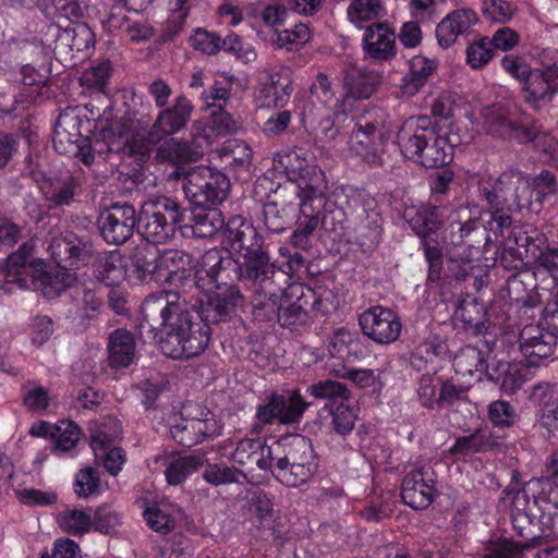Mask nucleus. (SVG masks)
I'll use <instances>...</instances> for the list:
<instances>
[{
  "instance_id": "obj_63",
  "label": "nucleus",
  "mask_w": 558,
  "mask_h": 558,
  "mask_svg": "<svg viewBox=\"0 0 558 558\" xmlns=\"http://www.w3.org/2000/svg\"><path fill=\"white\" fill-rule=\"evenodd\" d=\"M520 553L517 544L504 537L490 538L482 549L483 558H518Z\"/></svg>"
},
{
  "instance_id": "obj_33",
  "label": "nucleus",
  "mask_w": 558,
  "mask_h": 558,
  "mask_svg": "<svg viewBox=\"0 0 558 558\" xmlns=\"http://www.w3.org/2000/svg\"><path fill=\"white\" fill-rule=\"evenodd\" d=\"M328 352L331 357L344 363H353L365 357L366 348L357 332L340 327L329 337Z\"/></svg>"
},
{
  "instance_id": "obj_11",
  "label": "nucleus",
  "mask_w": 558,
  "mask_h": 558,
  "mask_svg": "<svg viewBox=\"0 0 558 558\" xmlns=\"http://www.w3.org/2000/svg\"><path fill=\"white\" fill-rule=\"evenodd\" d=\"M311 407L300 389L271 391L263 403L256 407L253 429L260 433L266 426L275 424L282 426L299 425L306 410Z\"/></svg>"
},
{
  "instance_id": "obj_50",
  "label": "nucleus",
  "mask_w": 558,
  "mask_h": 558,
  "mask_svg": "<svg viewBox=\"0 0 558 558\" xmlns=\"http://www.w3.org/2000/svg\"><path fill=\"white\" fill-rule=\"evenodd\" d=\"M240 477H246L244 472L228 465L223 461L207 462L203 471L204 481L214 486L239 483Z\"/></svg>"
},
{
  "instance_id": "obj_23",
  "label": "nucleus",
  "mask_w": 558,
  "mask_h": 558,
  "mask_svg": "<svg viewBox=\"0 0 558 558\" xmlns=\"http://www.w3.org/2000/svg\"><path fill=\"white\" fill-rule=\"evenodd\" d=\"M184 222L181 225V233L184 236L207 239L221 232L223 238V228L227 221L218 206L195 207L187 209L183 206Z\"/></svg>"
},
{
  "instance_id": "obj_36",
  "label": "nucleus",
  "mask_w": 558,
  "mask_h": 558,
  "mask_svg": "<svg viewBox=\"0 0 558 558\" xmlns=\"http://www.w3.org/2000/svg\"><path fill=\"white\" fill-rule=\"evenodd\" d=\"M501 68L511 77L520 82L524 98L529 104L537 105L541 101H547L545 94H538L533 88L535 69H532L527 62L514 54H506L501 59Z\"/></svg>"
},
{
  "instance_id": "obj_37",
  "label": "nucleus",
  "mask_w": 558,
  "mask_h": 558,
  "mask_svg": "<svg viewBox=\"0 0 558 558\" xmlns=\"http://www.w3.org/2000/svg\"><path fill=\"white\" fill-rule=\"evenodd\" d=\"M90 265L97 280L108 287L118 286L125 277L126 270L119 251H97Z\"/></svg>"
},
{
  "instance_id": "obj_5",
  "label": "nucleus",
  "mask_w": 558,
  "mask_h": 558,
  "mask_svg": "<svg viewBox=\"0 0 558 558\" xmlns=\"http://www.w3.org/2000/svg\"><path fill=\"white\" fill-rule=\"evenodd\" d=\"M172 320L167 329L160 330L158 343L162 354L187 361L204 353L211 340V328L196 305H185Z\"/></svg>"
},
{
  "instance_id": "obj_4",
  "label": "nucleus",
  "mask_w": 558,
  "mask_h": 558,
  "mask_svg": "<svg viewBox=\"0 0 558 558\" xmlns=\"http://www.w3.org/2000/svg\"><path fill=\"white\" fill-rule=\"evenodd\" d=\"M268 451L274 459L271 474L287 487L307 484L318 472L319 457L312 440L301 434L280 437Z\"/></svg>"
},
{
  "instance_id": "obj_34",
  "label": "nucleus",
  "mask_w": 558,
  "mask_h": 558,
  "mask_svg": "<svg viewBox=\"0 0 558 558\" xmlns=\"http://www.w3.org/2000/svg\"><path fill=\"white\" fill-rule=\"evenodd\" d=\"M10 82L19 84V92L22 94L21 101L34 105L43 95L44 89L48 88L49 76L47 72L26 63L17 72L9 73Z\"/></svg>"
},
{
  "instance_id": "obj_30",
  "label": "nucleus",
  "mask_w": 558,
  "mask_h": 558,
  "mask_svg": "<svg viewBox=\"0 0 558 558\" xmlns=\"http://www.w3.org/2000/svg\"><path fill=\"white\" fill-rule=\"evenodd\" d=\"M112 72V63L110 60L106 59L93 62L90 66L83 72L80 78L82 87H84L90 96L95 95L96 98L92 100L94 104L95 101L106 102L101 111L110 117H112V101L105 89Z\"/></svg>"
},
{
  "instance_id": "obj_22",
  "label": "nucleus",
  "mask_w": 558,
  "mask_h": 558,
  "mask_svg": "<svg viewBox=\"0 0 558 558\" xmlns=\"http://www.w3.org/2000/svg\"><path fill=\"white\" fill-rule=\"evenodd\" d=\"M222 427L223 425L215 418L214 414L208 412L204 418L181 417L178 423L170 426L169 433L180 446L191 448L207 438L219 436Z\"/></svg>"
},
{
  "instance_id": "obj_12",
  "label": "nucleus",
  "mask_w": 558,
  "mask_h": 558,
  "mask_svg": "<svg viewBox=\"0 0 558 558\" xmlns=\"http://www.w3.org/2000/svg\"><path fill=\"white\" fill-rule=\"evenodd\" d=\"M284 276L272 270L257 275L245 287L251 290L252 316L259 323H278L280 308L288 286H284Z\"/></svg>"
},
{
  "instance_id": "obj_57",
  "label": "nucleus",
  "mask_w": 558,
  "mask_h": 558,
  "mask_svg": "<svg viewBox=\"0 0 558 558\" xmlns=\"http://www.w3.org/2000/svg\"><path fill=\"white\" fill-rule=\"evenodd\" d=\"M495 445V440L483 433L476 430L469 436L459 437L454 445L451 447L450 452L452 454L466 456L473 452H483L492 449Z\"/></svg>"
},
{
  "instance_id": "obj_7",
  "label": "nucleus",
  "mask_w": 558,
  "mask_h": 558,
  "mask_svg": "<svg viewBox=\"0 0 558 558\" xmlns=\"http://www.w3.org/2000/svg\"><path fill=\"white\" fill-rule=\"evenodd\" d=\"M222 242L236 254L247 274L257 276L271 270L269 244L245 217L234 215L228 218Z\"/></svg>"
},
{
  "instance_id": "obj_54",
  "label": "nucleus",
  "mask_w": 558,
  "mask_h": 558,
  "mask_svg": "<svg viewBox=\"0 0 558 558\" xmlns=\"http://www.w3.org/2000/svg\"><path fill=\"white\" fill-rule=\"evenodd\" d=\"M218 110L213 111L207 121L205 122L204 131L217 137L231 136L240 129L241 123L226 111L221 104H218Z\"/></svg>"
},
{
  "instance_id": "obj_19",
  "label": "nucleus",
  "mask_w": 558,
  "mask_h": 558,
  "mask_svg": "<svg viewBox=\"0 0 558 558\" xmlns=\"http://www.w3.org/2000/svg\"><path fill=\"white\" fill-rule=\"evenodd\" d=\"M193 106L185 96H179L172 108L161 111L156 122L150 126L149 121L123 117L120 120H132L147 125L144 137L147 140H165L183 129L191 118Z\"/></svg>"
},
{
  "instance_id": "obj_38",
  "label": "nucleus",
  "mask_w": 558,
  "mask_h": 558,
  "mask_svg": "<svg viewBox=\"0 0 558 558\" xmlns=\"http://www.w3.org/2000/svg\"><path fill=\"white\" fill-rule=\"evenodd\" d=\"M403 219L416 234L426 236L439 228L441 214L432 205L410 206L404 209Z\"/></svg>"
},
{
  "instance_id": "obj_43",
  "label": "nucleus",
  "mask_w": 558,
  "mask_h": 558,
  "mask_svg": "<svg viewBox=\"0 0 558 558\" xmlns=\"http://www.w3.org/2000/svg\"><path fill=\"white\" fill-rule=\"evenodd\" d=\"M437 63L424 57H414L411 61V72L403 77L401 85L402 95L410 97L418 92L427 78L435 72Z\"/></svg>"
},
{
  "instance_id": "obj_14",
  "label": "nucleus",
  "mask_w": 558,
  "mask_h": 558,
  "mask_svg": "<svg viewBox=\"0 0 558 558\" xmlns=\"http://www.w3.org/2000/svg\"><path fill=\"white\" fill-rule=\"evenodd\" d=\"M195 301L197 312L211 324L229 320L244 303L239 287L215 288L208 292H190L189 303Z\"/></svg>"
},
{
  "instance_id": "obj_48",
  "label": "nucleus",
  "mask_w": 558,
  "mask_h": 558,
  "mask_svg": "<svg viewBox=\"0 0 558 558\" xmlns=\"http://www.w3.org/2000/svg\"><path fill=\"white\" fill-rule=\"evenodd\" d=\"M306 392L315 399L327 400L326 407L350 397L347 385L332 379H323L307 387Z\"/></svg>"
},
{
  "instance_id": "obj_15",
  "label": "nucleus",
  "mask_w": 558,
  "mask_h": 558,
  "mask_svg": "<svg viewBox=\"0 0 558 558\" xmlns=\"http://www.w3.org/2000/svg\"><path fill=\"white\" fill-rule=\"evenodd\" d=\"M48 252L56 266L77 270L92 263L97 248L88 235L69 231L52 238Z\"/></svg>"
},
{
  "instance_id": "obj_41",
  "label": "nucleus",
  "mask_w": 558,
  "mask_h": 558,
  "mask_svg": "<svg viewBox=\"0 0 558 558\" xmlns=\"http://www.w3.org/2000/svg\"><path fill=\"white\" fill-rule=\"evenodd\" d=\"M143 518L153 531L159 534H168L174 529L175 521L170 512L171 505L143 500Z\"/></svg>"
},
{
  "instance_id": "obj_25",
  "label": "nucleus",
  "mask_w": 558,
  "mask_h": 558,
  "mask_svg": "<svg viewBox=\"0 0 558 558\" xmlns=\"http://www.w3.org/2000/svg\"><path fill=\"white\" fill-rule=\"evenodd\" d=\"M22 94L19 90L4 92L0 90V112L3 114L2 118H10L17 122V133H7L2 140H32L37 136V126L34 123V117L27 114L23 118V113L31 107V104H24L21 101Z\"/></svg>"
},
{
  "instance_id": "obj_3",
  "label": "nucleus",
  "mask_w": 558,
  "mask_h": 558,
  "mask_svg": "<svg viewBox=\"0 0 558 558\" xmlns=\"http://www.w3.org/2000/svg\"><path fill=\"white\" fill-rule=\"evenodd\" d=\"M147 125L112 119L101 108L89 101L63 109L53 125L52 140H146Z\"/></svg>"
},
{
  "instance_id": "obj_64",
  "label": "nucleus",
  "mask_w": 558,
  "mask_h": 558,
  "mask_svg": "<svg viewBox=\"0 0 558 558\" xmlns=\"http://www.w3.org/2000/svg\"><path fill=\"white\" fill-rule=\"evenodd\" d=\"M195 547L193 542L183 533H173L162 548V555L168 558H193Z\"/></svg>"
},
{
  "instance_id": "obj_1",
  "label": "nucleus",
  "mask_w": 558,
  "mask_h": 558,
  "mask_svg": "<svg viewBox=\"0 0 558 558\" xmlns=\"http://www.w3.org/2000/svg\"><path fill=\"white\" fill-rule=\"evenodd\" d=\"M196 142H162L157 147L155 159L168 163L172 170L169 179L182 180L185 198L191 206L211 207L221 205L228 197L231 183L228 175L208 166L190 167L203 156Z\"/></svg>"
},
{
  "instance_id": "obj_6",
  "label": "nucleus",
  "mask_w": 558,
  "mask_h": 558,
  "mask_svg": "<svg viewBox=\"0 0 558 558\" xmlns=\"http://www.w3.org/2000/svg\"><path fill=\"white\" fill-rule=\"evenodd\" d=\"M296 206V228L291 235V244L286 247H295L303 252L308 247L310 236L318 226L325 231L342 229L343 210L314 184L307 186L305 195L298 199Z\"/></svg>"
},
{
  "instance_id": "obj_51",
  "label": "nucleus",
  "mask_w": 558,
  "mask_h": 558,
  "mask_svg": "<svg viewBox=\"0 0 558 558\" xmlns=\"http://www.w3.org/2000/svg\"><path fill=\"white\" fill-rule=\"evenodd\" d=\"M510 517L513 529L526 542L535 541L548 534L545 526L541 524L538 513H510Z\"/></svg>"
},
{
  "instance_id": "obj_62",
  "label": "nucleus",
  "mask_w": 558,
  "mask_h": 558,
  "mask_svg": "<svg viewBox=\"0 0 558 558\" xmlns=\"http://www.w3.org/2000/svg\"><path fill=\"white\" fill-rule=\"evenodd\" d=\"M466 63L472 69L484 68L494 57V49L488 37H482L466 47Z\"/></svg>"
},
{
  "instance_id": "obj_9",
  "label": "nucleus",
  "mask_w": 558,
  "mask_h": 558,
  "mask_svg": "<svg viewBox=\"0 0 558 558\" xmlns=\"http://www.w3.org/2000/svg\"><path fill=\"white\" fill-rule=\"evenodd\" d=\"M137 232L150 244L173 239L184 222L183 204L177 198L158 195L145 201L137 213Z\"/></svg>"
},
{
  "instance_id": "obj_10",
  "label": "nucleus",
  "mask_w": 558,
  "mask_h": 558,
  "mask_svg": "<svg viewBox=\"0 0 558 558\" xmlns=\"http://www.w3.org/2000/svg\"><path fill=\"white\" fill-rule=\"evenodd\" d=\"M182 281L170 282L175 290L156 291L142 302L138 332L144 341H158L160 330L167 329L172 318L189 303L190 290Z\"/></svg>"
},
{
  "instance_id": "obj_61",
  "label": "nucleus",
  "mask_w": 558,
  "mask_h": 558,
  "mask_svg": "<svg viewBox=\"0 0 558 558\" xmlns=\"http://www.w3.org/2000/svg\"><path fill=\"white\" fill-rule=\"evenodd\" d=\"M517 8L506 0H483L482 14L492 23L505 24L515 14Z\"/></svg>"
},
{
  "instance_id": "obj_40",
  "label": "nucleus",
  "mask_w": 558,
  "mask_h": 558,
  "mask_svg": "<svg viewBox=\"0 0 558 558\" xmlns=\"http://www.w3.org/2000/svg\"><path fill=\"white\" fill-rule=\"evenodd\" d=\"M158 258L159 251L155 244L146 243L145 245L136 246L131 256L130 271L141 282L149 281L159 267L157 264Z\"/></svg>"
},
{
  "instance_id": "obj_28",
  "label": "nucleus",
  "mask_w": 558,
  "mask_h": 558,
  "mask_svg": "<svg viewBox=\"0 0 558 558\" xmlns=\"http://www.w3.org/2000/svg\"><path fill=\"white\" fill-rule=\"evenodd\" d=\"M81 182L70 170L53 171L45 180L44 195L51 208L70 206L78 194Z\"/></svg>"
},
{
  "instance_id": "obj_2",
  "label": "nucleus",
  "mask_w": 558,
  "mask_h": 558,
  "mask_svg": "<svg viewBox=\"0 0 558 558\" xmlns=\"http://www.w3.org/2000/svg\"><path fill=\"white\" fill-rule=\"evenodd\" d=\"M160 265L168 268L169 282L183 280L190 292H208L215 288L238 287L242 282L246 287L254 274H247L244 264L232 256L230 250L213 248L207 251L199 266L194 269L193 256L181 250H169L160 257Z\"/></svg>"
},
{
  "instance_id": "obj_49",
  "label": "nucleus",
  "mask_w": 558,
  "mask_h": 558,
  "mask_svg": "<svg viewBox=\"0 0 558 558\" xmlns=\"http://www.w3.org/2000/svg\"><path fill=\"white\" fill-rule=\"evenodd\" d=\"M362 46L366 60L381 64L384 61V22L377 21L366 27Z\"/></svg>"
},
{
  "instance_id": "obj_18",
  "label": "nucleus",
  "mask_w": 558,
  "mask_h": 558,
  "mask_svg": "<svg viewBox=\"0 0 558 558\" xmlns=\"http://www.w3.org/2000/svg\"><path fill=\"white\" fill-rule=\"evenodd\" d=\"M286 171L290 181H295L292 193L296 199H300L306 193L307 186L314 184L323 192L324 172L316 167L310 166L306 158L302 157L296 150L288 153H278L274 158Z\"/></svg>"
},
{
  "instance_id": "obj_17",
  "label": "nucleus",
  "mask_w": 558,
  "mask_h": 558,
  "mask_svg": "<svg viewBox=\"0 0 558 558\" xmlns=\"http://www.w3.org/2000/svg\"><path fill=\"white\" fill-rule=\"evenodd\" d=\"M33 250L34 245L31 242L23 243L0 267V289L5 294L26 290L33 283V277L29 275Z\"/></svg>"
},
{
  "instance_id": "obj_20",
  "label": "nucleus",
  "mask_w": 558,
  "mask_h": 558,
  "mask_svg": "<svg viewBox=\"0 0 558 558\" xmlns=\"http://www.w3.org/2000/svg\"><path fill=\"white\" fill-rule=\"evenodd\" d=\"M436 483V474L430 466L415 469L404 476L401 497L413 509H426L434 500Z\"/></svg>"
},
{
  "instance_id": "obj_53",
  "label": "nucleus",
  "mask_w": 558,
  "mask_h": 558,
  "mask_svg": "<svg viewBox=\"0 0 558 558\" xmlns=\"http://www.w3.org/2000/svg\"><path fill=\"white\" fill-rule=\"evenodd\" d=\"M187 41L195 51L210 57L217 56L223 47L221 44L223 38L218 33L204 27L194 28Z\"/></svg>"
},
{
  "instance_id": "obj_16",
  "label": "nucleus",
  "mask_w": 558,
  "mask_h": 558,
  "mask_svg": "<svg viewBox=\"0 0 558 558\" xmlns=\"http://www.w3.org/2000/svg\"><path fill=\"white\" fill-rule=\"evenodd\" d=\"M512 235L517 248L506 250L502 260H506L508 255L513 257L515 263L511 267L515 269L524 264L538 265L549 246L546 234L533 226H526L514 228Z\"/></svg>"
},
{
  "instance_id": "obj_35",
  "label": "nucleus",
  "mask_w": 558,
  "mask_h": 558,
  "mask_svg": "<svg viewBox=\"0 0 558 558\" xmlns=\"http://www.w3.org/2000/svg\"><path fill=\"white\" fill-rule=\"evenodd\" d=\"M270 264L275 275L280 272L284 276V286H292V283L301 282L306 277L310 260L303 252L295 247H280L279 258L272 260L270 257Z\"/></svg>"
},
{
  "instance_id": "obj_58",
  "label": "nucleus",
  "mask_w": 558,
  "mask_h": 558,
  "mask_svg": "<svg viewBox=\"0 0 558 558\" xmlns=\"http://www.w3.org/2000/svg\"><path fill=\"white\" fill-rule=\"evenodd\" d=\"M332 416V425L335 430L340 435L350 433L355 424L356 414L354 407L351 404V396L345 400H339L329 407Z\"/></svg>"
},
{
  "instance_id": "obj_26",
  "label": "nucleus",
  "mask_w": 558,
  "mask_h": 558,
  "mask_svg": "<svg viewBox=\"0 0 558 558\" xmlns=\"http://www.w3.org/2000/svg\"><path fill=\"white\" fill-rule=\"evenodd\" d=\"M558 337L554 331L547 330L538 325L525 326L519 336L520 350L529 360L530 365H536L533 360H545L549 357L557 344Z\"/></svg>"
},
{
  "instance_id": "obj_56",
  "label": "nucleus",
  "mask_w": 558,
  "mask_h": 558,
  "mask_svg": "<svg viewBox=\"0 0 558 558\" xmlns=\"http://www.w3.org/2000/svg\"><path fill=\"white\" fill-rule=\"evenodd\" d=\"M526 183L538 205H542L547 197L558 193V179L549 170H542L537 175L527 177Z\"/></svg>"
},
{
  "instance_id": "obj_55",
  "label": "nucleus",
  "mask_w": 558,
  "mask_h": 558,
  "mask_svg": "<svg viewBox=\"0 0 558 558\" xmlns=\"http://www.w3.org/2000/svg\"><path fill=\"white\" fill-rule=\"evenodd\" d=\"M384 306H371L359 315V325L364 336L374 342L384 344V331L380 329L384 323Z\"/></svg>"
},
{
  "instance_id": "obj_45",
  "label": "nucleus",
  "mask_w": 558,
  "mask_h": 558,
  "mask_svg": "<svg viewBox=\"0 0 558 558\" xmlns=\"http://www.w3.org/2000/svg\"><path fill=\"white\" fill-rule=\"evenodd\" d=\"M203 465L204 458L202 456L190 454L172 459L165 470L166 481L172 486L183 484L189 476Z\"/></svg>"
},
{
  "instance_id": "obj_60",
  "label": "nucleus",
  "mask_w": 558,
  "mask_h": 558,
  "mask_svg": "<svg viewBox=\"0 0 558 558\" xmlns=\"http://www.w3.org/2000/svg\"><path fill=\"white\" fill-rule=\"evenodd\" d=\"M221 44L223 46L221 51L233 56L236 61L243 64H251L257 59L254 46L233 32L223 37Z\"/></svg>"
},
{
  "instance_id": "obj_46",
  "label": "nucleus",
  "mask_w": 558,
  "mask_h": 558,
  "mask_svg": "<svg viewBox=\"0 0 558 558\" xmlns=\"http://www.w3.org/2000/svg\"><path fill=\"white\" fill-rule=\"evenodd\" d=\"M73 492L80 499H88L101 495L99 471L93 466L80 469L74 476Z\"/></svg>"
},
{
  "instance_id": "obj_24",
  "label": "nucleus",
  "mask_w": 558,
  "mask_h": 558,
  "mask_svg": "<svg viewBox=\"0 0 558 558\" xmlns=\"http://www.w3.org/2000/svg\"><path fill=\"white\" fill-rule=\"evenodd\" d=\"M293 92L292 78L287 71H272L262 77L254 90V102L258 108H283Z\"/></svg>"
},
{
  "instance_id": "obj_8",
  "label": "nucleus",
  "mask_w": 558,
  "mask_h": 558,
  "mask_svg": "<svg viewBox=\"0 0 558 558\" xmlns=\"http://www.w3.org/2000/svg\"><path fill=\"white\" fill-rule=\"evenodd\" d=\"M303 282L288 286L282 301L278 323L283 328L299 331L310 326L315 318L327 319L333 307L329 296Z\"/></svg>"
},
{
  "instance_id": "obj_52",
  "label": "nucleus",
  "mask_w": 558,
  "mask_h": 558,
  "mask_svg": "<svg viewBox=\"0 0 558 558\" xmlns=\"http://www.w3.org/2000/svg\"><path fill=\"white\" fill-rule=\"evenodd\" d=\"M420 163L425 168H439L452 160V147L448 142H422Z\"/></svg>"
},
{
  "instance_id": "obj_32",
  "label": "nucleus",
  "mask_w": 558,
  "mask_h": 558,
  "mask_svg": "<svg viewBox=\"0 0 558 558\" xmlns=\"http://www.w3.org/2000/svg\"><path fill=\"white\" fill-rule=\"evenodd\" d=\"M536 58L541 68L535 69L533 89L545 94L547 101H550L558 93V50L544 48Z\"/></svg>"
},
{
  "instance_id": "obj_42",
  "label": "nucleus",
  "mask_w": 558,
  "mask_h": 558,
  "mask_svg": "<svg viewBox=\"0 0 558 558\" xmlns=\"http://www.w3.org/2000/svg\"><path fill=\"white\" fill-rule=\"evenodd\" d=\"M299 208L296 203L290 202L282 208H279L277 202H268L263 207V220L266 229L271 233H281L286 231L295 218Z\"/></svg>"
},
{
  "instance_id": "obj_13",
  "label": "nucleus",
  "mask_w": 558,
  "mask_h": 558,
  "mask_svg": "<svg viewBox=\"0 0 558 558\" xmlns=\"http://www.w3.org/2000/svg\"><path fill=\"white\" fill-rule=\"evenodd\" d=\"M137 210L131 203L114 202L105 207L97 217L100 238L109 245L126 243L137 230Z\"/></svg>"
},
{
  "instance_id": "obj_29",
  "label": "nucleus",
  "mask_w": 558,
  "mask_h": 558,
  "mask_svg": "<svg viewBox=\"0 0 558 558\" xmlns=\"http://www.w3.org/2000/svg\"><path fill=\"white\" fill-rule=\"evenodd\" d=\"M270 445L262 438H244L236 444L231 453V461L234 464L254 471V466L263 471L272 472L274 459L269 454Z\"/></svg>"
},
{
  "instance_id": "obj_31",
  "label": "nucleus",
  "mask_w": 558,
  "mask_h": 558,
  "mask_svg": "<svg viewBox=\"0 0 558 558\" xmlns=\"http://www.w3.org/2000/svg\"><path fill=\"white\" fill-rule=\"evenodd\" d=\"M108 365L114 371L129 368L136 352L134 333L125 328H117L109 333L107 342Z\"/></svg>"
},
{
  "instance_id": "obj_21",
  "label": "nucleus",
  "mask_w": 558,
  "mask_h": 558,
  "mask_svg": "<svg viewBox=\"0 0 558 558\" xmlns=\"http://www.w3.org/2000/svg\"><path fill=\"white\" fill-rule=\"evenodd\" d=\"M381 82L379 73H367L361 69L345 71L343 80V95L336 100L338 112L349 114L360 99L369 98Z\"/></svg>"
},
{
  "instance_id": "obj_39",
  "label": "nucleus",
  "mask_w": 558,
  "mask_h": 558,
  "mask_svg": "<svg viewBox=\"0 0 558 558\" xmlns=\"http://www.w3.org/2000/svg\"><path fill=\"white\" fill-rule=\"evenodd\" d=\"M536 483L524 485L511 483L504 492V499L511 504L510 513H538L539 496L535 495Z\"/></svg>"
},
{
  "instance_id": "obj_47",
  "label": "nucleus",
  "mask_w": 558,
  "mask_h": 558,
  "mask_svg": "<svg viewBox=\"0 0 558 558\" xmlns=\"http://www.w3.org/2000/svg\"><path fill=\"white\" fill-rule=\"evenodd\" d=\"M69 267L57 266L43 272L41 283L44 295L51 299L59 296L74 280V274Z\"/></svg>"
},
{
  "instance_id": "obj_44",
  "label": "nucleus",
  "mask_w": 558,
  "mask_h": 558,
  "mask_svg": "<svg viewBox=\"0 0 558 558\" xmlns=\"http://www.w3.org/2000/svg\"><path fill=\"white\" fill-rule=\"evenodd\" d=\"M453 367L457 374L462 376L478 374V379H481L487 368V359L476 347L465 345L456 354Z\"/></svg>"
},
{
  "instance_id": "obj_27",
  "label": "nucleus",
  "mask_w": 558,
  "mask_h": 558,
  "mask_svg": "<svg viewBox=\"0 0 558 558\" xmlns=\"http://www.w3.org/2000/svg\"><path fill=\"white\" fill-rule=\"evenodd\" d=\"M477 13L470 8H460L448 13L436 27V38L439 47L449 49L460 35L468 34L478 22Z\"/></svg>"
},
{
  "instance_id": "obj_59",
  "label": "nucleus",
  "mask_w": 558,
  "mask_h": 558,
  "mask_svg": "<svg viewBox=\"0 0 558 558\" xmlns=\"http://www.w3.org/2000/svg\"><path fill=\"white\" fill-rule=\"evenodd\" d=\"M311 39V31L307 24L299 23L292 28L276 32V45L288 51H298Z\"/></svg>"
}]
</instances>
